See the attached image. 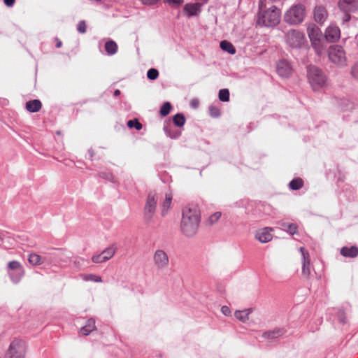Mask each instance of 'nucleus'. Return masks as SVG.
I'll use <instances>...</instances> for the list:
<instances>
[{
	"instance_id": "f257e3e1",
	"label": "nucleus",
	"mask_w": 358,
	"mask_h": 358,
	"mask_svg": "<svg viewBox=\"0 0 358 358\" xmlns=\"http://www.w3.org/2000/svg\"><path fill=\"white\" fill-rule=\"evenodd\" d=\"M201 221V213L198 206L188 205L182 210L180 231L187 237L194 236L198 231Z\"/></svg>"
},
{
	"instance_id": "f03ea898",
	"label": "nucleus",
	"mask_w": 358,
	"mask_h": 358,
	"mask_svg": "<svg viewBox=\"0 0 358 358\" xmlns=\"http://www.w3.org/2000/svg\"><path fill=\"white\" fill-rule=\"evenodd\" d=\"M280 10L275 6L263 8V1H260L257 22L266 27H274L280 21Z\"/></svg>"
},
{
	"instance_id": "7ed1b4c3",
	"label": "nucleus",
	"mask_w": 358,
	"mask_h": 358,
	"mask_svg": "<svg viewBox=\"0 0 358 358\" xmlns=\"http://www.w3.org/2000/svg\"><path fill=\"white\" fill-rule=\"evenodd\" d=\"M308 78L314 91H317L326 85V77L316 66L308 68Z\"/></svg>"
},
{
	"instance_id": "20e7f679",
	"label": "nucleus",
	"mask_w": 358,
	"mask_h": 358,
	"mask_svg": "<svg viewBox=\"0 0 358 358\" xmlns=\"http://www.w3.org/2000/svg\"><path fill=\"white\" fill-rule=\"evenodd\" d=\"M285 41L292 48H301L306 44L305 35L296 29H291L287 32Z\"/></svg>"
},
{
	"instance_id": "39448f33",
	"label": "nucleus",
	"mask_w": 358,
	"mask_h": 358,
	"mask_svg": "<svg viewBox=\"0 0 358 358\" xmlns=\"http://www.w3.org/2000/svg\"><path fill=\"white\" fill-rule=\"evenodd\" d=\"M305 17V8L302 5H296L290 8L285 15V20L290 24L301 22Z\"/></svg>"
},
{
	"instance_id": "423d86ee",
	"label": "nucleus",
	"mask_w": 358,
	"mask_h": 358,
	"mask_svg": "<svg viewBox=\"0 0 358 358\" xmlns=\"http://www.w3.org/2000/svg\"><path fill=\"white\" fill-rule=\"evenodd\" d=\"M26 345L22 340H14L7 350L5 358H24Z\"/></svg>"
},
{
	"instance_id": "0eeeda50",
	"label": "nucleus",
	"mask_w": 358,
	"mask_h": 358,
	"mask_svg": "<svg viewBox=\"0 0 358 358\" xmlns=\"http://www.w3.org/2000/svg\"><path fill=\"white\" fill-rule=\"evenodd\" d=\"M158 196L155 192H150L146 199L144 206V217L147 221H150L156 212Z\"/></svg>"
},
{
	"instance_id": "6e6552de",
	"label": "nucleus",
	"mask_w": 358,
	"mask_h": 358,
	"mask_svg": "<svg viewBox=\"0 0 358 358\" xmlns=\"http://www.w3.org/2000/svg\"><path fill=\"white\" fill-rule=\"evenodd\" d=\"M329 59L334 64L344 66L346 63V56L343 48L341 46L335 45L329 48Z\"/></svg>"
},
{
	"instance_id": "1a4fd4ad",
	"label": "nucleus",
	"mask_w": 358,
	"mask_h": 358,
	"mask_svg": "<svg viewBox=\"0 0 358 358\" xmlns=\"http://www.w3.org/2000/svg\"><path fill=\"white\" fill-rule=\"evenodd\" d=\"M153 262L158 269H165L169 266V259L166 252L161 249L157 250L153 255Z\"/></svg>"
},
{
	"instance_id": "9d476101",
	"label": "nucleus",
	"mask_w": 358,
	"mask_h": 358,
	"mask_svg": "<svg viewBox=\"0 0 358 358\" xmlns=\"http://www.w3.org/2000/svg\"><path fill=\"white\" fill-rule=\"evenodd\" d=\"M338 7L343 13H354L358 10V0H339Z\"/></svg>"
},
{
	"instance_id": "9b49d317",
	"label": "nucleus",
	"mask_w": 358,
	"mask_h": 358,
	"mask_svg": "<svg viewBox=\"0 0 358 358\" xmlns=\"http://www.w3.org/2000/svg\"><path fill=\"white\" fill-rule=\"evenodd\" d=\"M307 31L312 45L315 48H317V46L320 43V39L322 38V31L319 27L315 24L308 26Z\"/></svg>"
},
{
	"instance_id": "f8f14e48",
	"label": "nucleus",
	"mask_w": 358,
	"mask_h": 358,
	"mask_svg": "<svg viewBox=\"0 0 358 358\" xmlns=\"http://www.w3.org/2000/svg\"><path fill=\"white\" fill-rule=\"evenodd\" d=\"M8 269L9 270H13L17 271V275L15 276L14 273L13 272L8 271V274L12 279V280L15 282H19L20 278L24 275V269L20 264V262L17 261H12L8 263Z\"/></svg>"
},
{
	"instance_id": "ddd939ff",
	"label": "nucleus",
	"mask_w": 358,
	"mask_h": 358,
	"mask_svg": "<svg viewBox=\"0 0 358 358\" xmlns=\"http://www.w3.org/2000/svg\"><path fill=\"white\" fill-rule=\"evenodd\" d=\"M273 229L271 227H264L256 231L255 238L260 243H266L271 241L273 238Z\"/></svg>"
},
{
	"instance_id": "4468645a",
	"label": "nucleus",
	"mask_w": 358,
	"mask_h": 358,
	"mask_svg": "<svg viewBox=\"0 0 358 358\" xmlns=\"http://www.w3.org/2000/svg\"><path fill=\"white\" fill-rule=\"evenodd\" d=\"M324 36L326 39L331 43L337 41L341 37L339 27L336 24H330L327 28Z\"/></svg>"
},
{
	"instance_id": "2eb2a0df",
	"label": "nucleus",
	"mask_w": 358,
	"mask_h": 358,
	"mask_svg": "<svg viewBox=\"0 0 358 358\" xmlns=\"http://www.w3.org/2000/svg\"><path fill=\"white\" fill-rule=\"evenodd\" d=\"M277 72L281 77H289L292 71V67L289 62L285 59H282L277 64Z\"/></svg>"
},
{
	"instance_id": "dca6fc26",
	"label": "nucleus",
	"mask_w": 358,
	"mask_h": 358,
	"mask_svg": "<svg viewBox=\"0 0 358 358\" xmlns=\"http://www.w3.org/2000/svg\"><path fill=\"white\" fill-rule=\"evenodd\" d=\"M299 251L302 256V273L308 277L310 274L309 253L303 247H301Z\"/></svg>"
},
{
	"instance_id": "f3484780",
	"label": "nucleus",
	"mask_w": 358,
	"mask_h": 358,
	"mask_svg": "<svg viewBox=\"0 0 358 358\" xmlns=\"http://www.w3.org/2000/svg\"><path fill=\"white\" fill-rule=\"evenodd\" d=\"M173 199V194L171 192H167L164 195V198L161 203V215L162 217H165L169 209L171 208Z\"/></svg>"
},
{
	"instance_id": "a211bd4d",
	"label": "nucleus",
	"mask_w": 358,
	"mask_h": 358,
	"mask_svg": "<svg viewBox=\"0 0 358 358\" xmlns=\"http://www.w3.org/2000/svg\"><path fill=\"white\" fill-rule=\"evenodd\" d=\"M328 16L326 8L322 6H317L314 9V19L319 24H323Z\"/></svg>"
},
{
	"instance_id": "6ab92c4d",
	"label": "nucleus",
	"mask_w": 358,
	"mask_h": 358,
	"mask_svg": "<svg viewBox=\"0 0 358 358\" xmlns=\"http://www.w3.org/2000/svg\"><path fill=\"white\" fill-rule=\"evenodd\" d=\"M201 6L199 3H187L184 6V11L188 17L197 15L201 12Z\"/></svg>"
},
{
	"instance_id": "aec40b11",
	"label": "nucleus",
	"mask_w": 358,
	"mask_h": 358,
	"mask_svg": "<svg viewBox=\"0 0 358 358\" xmlns=\"http://www.w3.org/2000/svg\"><path fill=\"white\" fill-rule=\"evenodd\" d=\"M285 333V331L284 329L277 328L264 332L262 334V337L266 339H275L282 336Z\"/></svg>"
},
{
	"instance_id": "412c9836",
	"label": "nucleus",
	"mask_w": 358,
	"mask_h": 358,
	"mask_svg": "<svg viewBox=\"0 0 358 358\" xmlns=\"http://www.w3.org/2000/svg\"><path fill=\"white\" fill-rule=\"evenodd\" d=\"M341 254L346 257L354 258L358 255V248L355 246L343 247L341 250Z\"/></svg>"
},
{
	"instance_id": "4be33fe9",
	"label": "nucleus",
	"mask_w": 358,
	"mask_h": 358,
	"mask_svg": "<svg viewBox=\"0 0 358 358\" xmlns=\"http://www.w3.org/2000/svg\"><path fill=\"white\" fill-rule=\"evenodd\" d=\"M252 309L248 308L243 310H236L234 313L235 317L242 322H246L249 319V315L252 313Z\"/></svg>"
},
{
	"instance_id": "5701e85b",
	"label": "nucleus",
	"mask_w": 358,
	"mask_h": 358,
	"mask_svg": "<svg viewBox=\"0 0 358 358\" xmlns=\"http://www.w3.org/2000/svg\"><path fill=\"white\" fill-rule=\"evenodd\" d=\"M41 108V103L38 99L27 101L26 103V108L29 112L35 113L38 111Z\"/></svg>"
},
{
	"instance_id": "b1692460",
	"label": "nucleus",
	"mask_w": 358,
	"mask_h": 358,
	"mask_svg": "<svg viewBox=\"0 0 358 358\" xmlns=\"http://www.w3.org/2000/svg\"><path fill=\"white\" fill-rule=\"evenodd\" d=\"M95 329V321L93 319H89L86 324L80 329V333L87 336L90 332Z\"/></svg>"
},
{
	"instance_id": "393cba45",
	"label": "nucleus",
	"mask_w": 358,
	"mask_h": 358,
	"mask_svg": "<svg viewBox=\"0 0 358 358\" xmlns=\"http://www.w3.org/2000/svg\"><path fill=\"white\" fill-rule=\"evenodd\" d=\"M105 50L108 55H115L117 51V45L115 41L109 40L105 44Z\"/></svg>"
},
{
	"instance_id": "a878e982",
	"label": "nucleus",
	"mask_w": 358,
	"mask_h": 358,
	"mask_svg": "<svg viewBox=\"0 0 358 358\" xmlns=\"http://www.w3.org/2000/svg\"><path fill=\"white\" fill-rule=\"evenodd\" d=\"M117 251V248L115 245H111L109 247L106 248L103 252L102 254L103 257L106 261L110 259L115 254Z\"/></svg>"
},
{
	"instance_id": "bb28decb",
	"label": "nucleus",
	"mask_w": 358,
	"mask_h": 358,
	"mask_svg": "<svg viewBox=\"0 0 358 358\" xmlns=\"http://www.w3.org/2000/svg\"><path fill=\"white\" fill-rule=\"evenodd\" d=\"M280 226L282 229L289 233L290 234H295L297 233V226L295 224L282 222Z\"/></svg>"
},
{
	"instance_id": "cd10ccee",
	"label": "nucleus",
	"mask_w": 358,
	"mask_h": 358,
	"mask_svg": "<svg viewBox=\"0 0 358 358\" xmlns=\"http://www.w3.org/2000/svg\"><path fill=\"white\" fill-rule=\"evenodd\" d=\"M220 48L222 50L229 54L234 55L236 53V49L234 45L227 41H223L220 43Z\"/></svg>"
},
{
	"instance_id": "c85d7f7f",
	"label": "nucleus",
	"mask_w": 358,
	"mask_h": 358,
	"mask_svg": "<svg viewBox=\"0 0 358 358\" xmlns=\"http://www.w3.org/2000/svg\"><path fill=\"white\" fill-rule=\"evenodd\" d=\"M28 261L33 266L41 265L43 262L41 257L36 253L29 255Z\"/></svg>"
},
{
	"instance_id": "c756f323",
	"label": "nucleus",
	"mask_w": 358,
	"mask_h": 358,
	"mask_svg": "<svg viewBox=\"0 0 358 358\" xmlns=\"http://www.w3.org/2000/svg\"><path fill=\"white\" fill-rule=\"evenodd\" d=\"M303 182L301 178H296L290 181L289 186L293 190H297L302 187Z\"/></svg>"
},
{
	"instance_id": "7c9ffc66",
	"label": "nucleus",
	"mask_w": 358,
	"mask_h": 358,
	"mask_svg": "<svg viewBox=\"0 0 358 358\" xmlns=\"http://www.w3.org/2000/svg\"><path fill=\"white\" fill-rule=\"evenodd\" d=\"M174 124L180 127L185 124V118L182 114L178 113L173 118Z\"/></svg>"
},
{
	"instance_id": "2f4dec72",
	"label": "nucleus",
	"mask_w": 358,
	"mask_h": 358,
	"mask_svg": "<svg viewBox=\"0 0 358 358\" xmlns=\"http://www.w3.org/2000/svg\"><path fill=\"white\" fill-rule=\"evenodd\" d=\"M221 213L220 212H215L213 214H212L208 219L207 222L209 225H213L215 224L221 217Z\"/></svg>"
},
{
	"instance_id": "473e14b6",
	"label": "nucleus",
	"mask_w": 358,
	"mask_h": 358,
	"mask_svg": "<svg viewBox=\"0 0 358 358\" xmlns=\"http://www.w3.org/2000/svg\"><path fill=\"white\" fill-rule=\"evenodd\" d=\"M219 99L221 101H228L229 100V91L227 89L220 90L219 92Z\"/></svg>"
},
{
	"instance_id": "72a5a7b5",
	"label": "nucleus",
	"mask_w": 358,
	"mask_h": 358,
	"mask_svg": "<svg viewBox=\"0 0 358 358\" xmlns=\"http://www.w3.org/2000/svg\"><path fill=\"white\" fill-rule=\"evenodd\" d=\"M171 105L169 102L164 103L160 109V114L162 116H166L171 110Z\"/></svg>"
},
{
	"instance_id": "f704fd0d",
	"label": "nucleus",
	"mask_w": 358,
	"mask_h": 358,
	"mask_svg": "<svg viewBox=\"0 0 358 358\" xmlns=\"http://www.w3.org/2000/svg\"><path fill=\"white\" fill-rule=\"evenodd\" d=\"M92 262L96 263V264H100V263H103V262H106L102 252H101L99 254L94 255L92 257Z\"/></svg>"
},
{
	"instance_id": "c9c22d12",
	"label": "nucleus",
	"mask_w": 358,
	"mask_h": 358,
	"mask_svg": "<svg viewBox=\"0 0 358 358\" xmlns=\"http://www.w3.org/2000/svg\"><path fill=\"white\" fill-rule=\"evenodd\" d=\"M127 126L129 128L135 127L137 130H141L142 129V124L137 120H129Z\"/></svg>"
},
{
	"instance_id": "e433bc0d",
	"label": "nucleus",
	"mask_w": 358,
	"mask_h": 358,
	"mask_svg": "<svg viewBox=\"0 0 358 358\" xmlns=\"http://www.w3.org/2000/svg\"><path fill=\"white\" fill-rule=\"evenodd\" d=\"M147 76L150 80H155L159 76V72L155 69H150L147 72Z\"/></svg>"
},
{
	"instance_id": "4c0bfd02",
	"label": "nucleus",
	"mask_w": 358,
	"mask_h": 358,
	"mask_svg": "<svg viewBox=\"0 0 358 358\" xmlns=\"http://www.w3.org/2000/svg\"><path fill=\"white\" fill-rule=\"evenodd\" d=\"M83 279L85 280H91L96 282H101L102 281L101 278L100 276L93 274L86 275H85Z\"/></svg>"
},
{
	"instance_id": "58836bf2",
	"label": "nucleus",
	"mask_w": 358,
	"mask_h": 358,
	"mask_svg": "<svg viewBox=\"0 0 358 358\" xmlns=\"http://www.w3.org/2000/svg\"><path fill=\"white\" fill-rule=\"evenodd\" d=\"M209 113L210 116L213 117H217L220 115V110L217 107L213 106L209 107Z\"/></svg>"
},
{
	"instance_id": "ea45409f",
	"label": "nucleus",
	"mask_w": 358,
	"mask_h": 358,
	"mask_svg": "<svg viewBox=\"0 0 358 358\" xmlns=\"http://www.w3.org/2000/svg\"><path fill=\"white\" fill-rule=\"evenodd\" d=\"M86 24H85V21H80L78 24V31L80 32V33H82V34H84L86 32Z\"/></svg>"
},
{
	"instance_id": "a19ab883",
	"label": "nucleus",
	"mask_w": 358,
	"mask_h": 358,
	"mask_svg": "<svg viewBox=\"0 0 358 358\" xmlns=\"http://www.w3.org/2000/svg\"><path fill=\"white\" fill-rule=\"evenodd\" d=\"M164 2L170 5H180L183 3V0H164Z\"/></svg>"
},
{
	"instance_id": "79ce46f5",
	"label": "nucleus",
	"mask_w": 358,
	"mask_h": 358,
	"mask_svg": "<svg viewBox=\"0 0 358 358\" xmlns=\"http://www.w3.org/2000/svg\"><path fill=\"white\" fill-rule=\"evenodd\" d=\"M221 312L223 315H226V316H228L231 314V310L230 308L227 306H224L221 308Z\"/></svg>"
},
{
	"instance_id": "37998d69",
	"label": "nucleus",
	"mask_w": 358,
	"mask_h": 358,
	"mask_svg": "<svg viewBox=\"0 0 358 358\" xmlns=\"http://www.w3.org/2000/svg\"><path fill=\"white\" fill-rule=\"evenodd\" d=\"M338 319L340 321V322L344 324L345 322V316L343 312L340 311L338 313Z\"/></svg>"
},
{
	"instance_id": "c03bdc74",
	"label": "nucleus",
	"mask_w": 358,
	"mask_h": 358,
	"mask_svg": "<svg viewBox=\"0 0 358 358\" xmlns=\"http://www.w3.org/2000/svg\"><path fill=\"white\" fill-rule=\"evenodd\" d=\"M350 13H344L343 17L342 19L343 23L348 22L350 20L351 16L350 15Z\"/></svg>"
},
{
	"instance_id": "a18cd8bd",
	"label": "nucleus",
	"mask_w": 358,
	"mask_h": 358,
	"mask_svg": "<svg viewBox=\"0 0 358 358\" xmlns=\"http://www.w3.org/2000/svg\"><path fill=\"white\" fill-rule=\"evenodd\" d=\"M166 133L171 138H178L180 135V132H176L174 134H171V133H169L166 130Z\"/></svg>"
},
{
	"instance_id": "49530a36",
	"label": "nucleus",
	"mask_w": 358,
	"mask_h": 358,
	"mask_svg": "<svg viewBox=\"0 0 358 358\" xmlns=\"http://www.w3.org/2000/svg\"><path fill=\"white\" fill-rule=\"evenodd\" d=\"M3 1L7 6H12L15 3V0H3Z\"/></svg>"
},
{
	"instance_id": "de8ad7c7",
	"label": "nucleus",
	"mask_w": 358,
	"mask_h": 358,
	"mask_svg": "<svg viewBox=\"0 0 358 358\" xmlns=\"http://www.w3.org/2000/svg\"><path fill=\"white\" fill-rule=\"evenodd\" d=\"M198 104H199V103H198V101H196V100H192V101H191V105H192V107H194V108H196V107H197V106H198Z\"/></svg>"
},
{
	"instance_id": "09e8293b",
	"label": "nucleus",
	"mask_w": 358,
	"mask_h": 358,
	"mask_svg": "<svg viewBox=\"0 0 358 358\" xmlns=\"http://www.w3.org/2000/svg\"><path fill=\"white\" fill-rule=\"evenodd\" d=\"M120 94V91L119 90H116L114 92L115 96H118Z\"/></svg>"
},
{
	"instance_id": "8fccbe9b",
	"label": "nucleus",
	"mask_w": 358,
	"mask_h": 358,
	"mask_svg": "<svg viewBox=\"0 0 358 358\" xmlns=\"http://www.w3.org/2000/svg\"><path fill=\"white\" fill-rule=\"evenodd\" d=\"M56 46H57V48H60V47H62V42L59 41L57 42V45H56Z\"/></svg>"
}]
</instances>
